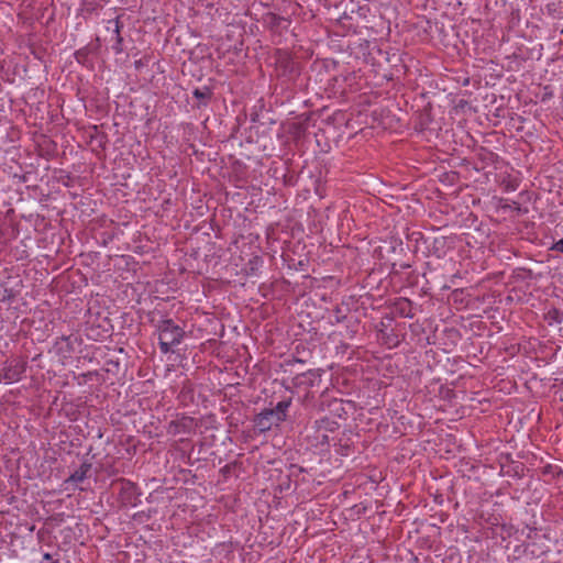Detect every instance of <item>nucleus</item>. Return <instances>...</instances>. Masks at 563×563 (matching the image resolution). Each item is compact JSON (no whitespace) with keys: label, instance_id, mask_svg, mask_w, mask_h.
Instances as JSON below:
<instances>
[{"label":"nucleus","instance_id":"11","mask_svg":"<svg viewBox=\"0 0 563 563\" xmlns=\"http://www.w3.org/2000/svg\"><path fill=\"white\" fill-rule=\"evenodd\" d=\"M91 467H92V465L89 462L81 463L79 468L76 470L75 472H73L69 475V477L65 481V484H70V483L78 484V483L84 482L88 477V474L90 473Z\"/></svg>","mask_w":563,"mask_h":563},{"label":"nucleus","instance_id":"14","mask_svg":"<svg viewBox=\"0 0 563 563\" xmlns=\"http://www.w3.org/2000/svg\"><path fill=\"white\" fill-rule=\"evenodd\" d=\"M264 22L271 30H278L279 27H282L283 22H288V20L276 13L268 12L264 15Z\"/></svg>","mask_w":563,"mask_h":563},{"label":"nucleus","instance_id":"10","mask_svg":"<svg viewBox=\"0 0 563 563\" xmlns=\"http://www.w3.org/2000/svg\"><path fill=\"white\" fill-rule=\"evenodd\" d=\"M394 312L399 317L412 319L415 317L412 301L408 298H398L394 302Z\"/></svg>","mask_w":563,"mask_h":563},{"label":"nucleus","instance_id":"13","mask_svg":"<svg viewBox=\"0 0 563 563\" xmlns=\"http://www.w3.org/2000/svg\"><path fill=\"white\" fill-rule=\"evenodd\" d=\"M291 406V398H286L277 402L274 408H269L284 422L287 419V412Z\"/></svg>","mask_w":563,"mask_h":563},{"label":"nucleus","instance_id":"22","mask_svg":"<svg viewBox=\"0 0 563 563\" xmlns=\"http://www.w3.org/2000/svg\"><path fill=\"white\" fill-rule=\"evenodd\" d=\"M334 405L340 407V410L344 412V409L342 408L341 401H334Z\"/></svg>","mask_w":563,"mask_h":563},{"label":"nucleus","instance_id":"7","mask_svg":"<svg viewBox=\"0 0 563 563\" xmlns=\"http://www.w3.org/2000/svg\"><path fill=\"white\" fill-rule=\"evenodd\" d=\"M195 420L191 417L183 416L172 420L167 426V433L170 435L190 434L195 430Z\"/></svg>","mask_w":563,"mask_h":563},{"label":"nucleus","instance_id":"3","mask_svg":"<svg viewBox=\"0 0 563 563\" xmlns=\"http://www.w3.org/2000/svg\"><path fill=\"white\" fill-rule=\"evenodd\" d=\"M27 361L18 356L7 360L0 367V383L13 384L20 382L26 372Z\"/></svg>","mask_w":563,"mask_h":563},{"label":"nucleus","instance_id":"2","mask_svg":"<svg viewBox=\"0 0 563 563\" xmlns=\"http://www.w3.org/2000/svg\"><path fill=\"white\" fill-rule=\"evenodd\" d=\"M112 486L118 488V500L122 507H136L141 500L142 492L139 486L126 478L113 481Z\"/></svg>","mask_w":563,"mask_h":563},{"label":"nucleus","instance_id":"15","mask_svg":"<svg viewBox=\"0 0 563 563\" xmlns=\"http://www.w3.org/2000/svg\"><path fill=\"white\" fill-rule=\"evenodd\" d=\"M547 319L549 320L550 324H560L563 322V313L559 309L553 308L547 313Z\"/></svg>","mask_w":563,"mask_h":563},{"label":"nucleus","instance_id":"21","mask_svg":"<svg viewBox=\"0 0 563 563\" xmlns=\"http://www.w3.org/2000/svg\"><path fill=\"white\" fill-rule=\"evenodd\" d=\"M229 471H230V465H225V466L221 470V472H223V473H229Z\"/></svg>","mask_w":563,"mask_h":563},{"label":"nucleus","instance_id":"19","mask_svg":"<svg viewBox=\"0 0 563 563\" xmlns=\"http://www.w3.org/2000/svg\"><path fill=\"white\" fill-rule=\"evenodd\" d=\"M313 376H314V375H313V373H312V372H308V373H305V374L302 375V377H305L306 379H309V385H313V382H312V378H311V377H313Z\"/></svg>","mask_w":563,"mask_h":563},{"label":"nucleus","instance_id":"16","mask_svg":"<svg viewBox=\"0 0 563 563\" xmlns=\"http://www.w3.org/2000/svg\"><path fill=\"white\" fill-rule=\"evenodd\" d=\"M560 473L561 468L558 465L547 464L541 468V474L543 476H550L551 478L560 475Z\"/></svg>","mask_w":563,"mask_h":563},{"label":"nucleus","instance_id":"23","mask_svg":"<svg viewBox=\"0 0 563 563\" xmlns=\"http://www.w3.org/2000/svg\"><path fill=\"white\" fill-rule=\"evenodd\" d=\"M335 412L338 413L339 417H342L341 410H339L338 408L335 409Z\"/></svg>","mask_w":563,"mask_h":563},{"label":"nucleus","instance_id":"24","mask_svg":"<svg viewBox=\"0 0 563 563\" xmlns=\"http://www.w3.org/2000/svg\"><path fill=\"white\" fill-rule=\"evenodd\" d=\"M52 563H59V562L56 560V561H53Z\"/></svg>","mask_w":563,"mask_h":563},{"label":"nucleus","instance_id":"18","mask_svg":"<svg viewBox=\"0 0 563 563\" xmlns=\"http://www.w3.org/2000/svg\"><path fill=\"white\" fill-rule=\"evenodd\" d=\"M550 250L563 253V239H560L559 241L554 242Z\"/></svg>","mask_w":563,"mask_h":563},{"label":"nucleus","instance_id":"9","mask_svg":"<svg viewBox=\"0 0 563 563\" xmlns=\"http://www.w3.org/2000/svg\"><path fill=\"white\" fill-rule=\"evenodd\" d=\"M100 47V38H96V45L89 44L79 49H77L74 54L75 59L82 66L91 67L92 62L90 59V55L96 53Z\"/></svg>","mask_w":563,"mask_h":563},{"label":"nucleus","instance_id":"17","mask_svg":"<svg viewBox=\"0 0 563 563\" xmlns=\"http://www.w3.org/2000/svg\"><path fill=\"white\" fill-rule=\"evenodd\" d=\"M278 62L285 71L292 70V60L288 56H284Z\"/></svg>","mask_w":563,"mask_h":563},{"label":"nucleus","instance_id":"20","mask_svg":"<svg viewBox=\"0 0 563 563\" xmlns=\"http://www.w3.org/2000/svg\"><path fill=\"white\" fill-rule=\"evenodd\" d=\"M43 560L51 561L52 560V555L49 553H44L43 554Z\"/></svg>","mask_w":563,"mask_h":563},{"label":"nucleus","instance_id":"4","mask_svg":"<svg viewBox=\"0 0 563 563\" xmlns=\"http://www.w3.org/2000/svg\"><path fill=\"white\" fill-rule=\"evenodd\" d=\"M253 422L258 433H265L273 427L279 426L283 421L273 412V410L263 409L261 412L255 415Z\"/></svg>","mask_w":563,"mask_h":563},{"label":"nucleus","instance_id":"6","mask_svg":"<svg viewBox=\"0 0 563 563\" xmlns=\"http://www.w3.org/2000/svg\"><path fill=\"white\" fill-rule=\"evenodd\" d=\"M339 428V423L328 417H323L321 419L314 420L311 429H313L316 432L324 431L323 433L317 435V443L318 444H327L329 443V435L327 432H333Z\"/></svg>","mask_w":563,"mask_h":563},{"label":"nucleus","instance_id":"5","mask_svg":"<svg viewBox=\"0 0 563 563\" xmlns=\"http://www.w3.org/2000/svg\"><path fill=\"white\" fill-rule=\"evenodd\" d=\"M79 342L80 339L77 335H62L56 339L53 352L62 358H68L75 352V344Z\"/></svg>","mask_w":563,"mask_h":563},{"label":"nucleus","instance_id":"12","mask_svg":"<svg viewBox=\"0 0 563 563\" xmlns=\"http://www.w3.org/2000/svg\"><path fill=\"white\" fill-rule=\"evenodd\" d=\"M194 98L198 100L197 108L207 107L213 96L212 89L208 86L196 88L192 91Z\"/></svg>","mask_w":563,"mask_h":563},{"label":"nucleus","instance_id":"8","mask_svg":"<svg viewBox=\"0 0 563 563\" xmlns=\"http://www.w3.org/2000/svg\"><path fill=\"white\" fill-rule=\"evenodd\" d=\"M107 30L111 31L113 34L114 43L112 44V49L115 54L123 53V37L121 35V29L123 27V23L120 20V16L115 19H111L107 21Z\"/></svg>","mask_w":563,"mask_h":563},{"label":"nucleus","instance_id":"1","mask_svg":"<svg viewBox=\"0 0 563 563\" xmlns=\"http://www.w3.org/2000/svg\"><path fill=\"white\" fill-rule=\"evenodd\" d=\"M155 327L158 331V344L163 354L172 352L173 347L180 344L184 340V329L176 324L173 319H162Z\"/></svg>","mask_w":563,"mask_h":563}]
</instances>
